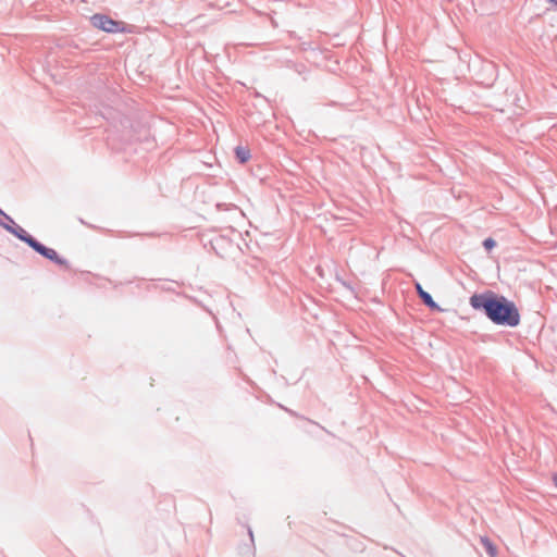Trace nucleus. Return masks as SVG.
I'll use <instances>...</instances> for the list:
<instances>
[{
  "label": "nucleus",
  "mask_w": 557,
  "mask_h": 557,
  "mask_svg": "<svg viewBox=\"0 0 557 557\" xmlns=\"http://www.w3.org/2000/svg\"><path fill=\"white\" fill-rule=\"evenodd\" d=\"M0 216H2L3 219H8V222H9V223H5L2 219H0V226L17 238V234H18V233H16L17 230L21 231L24 228L22 226H20L18 224H16L14 222V220L12 219V216L7 214L1 208H0Z\"/></svg>",
  "instance_id": "5"
},
{
  "label": "nucleus",
  "mask_w": 557,
  "mask_h": 557,
  "mask_svg": "<svg viewBox=\"0 0 557 557\" xmlns=\"http://www.w3.org/2000/svg\"><path fill=\"white\" fill-rule=\"evenodd\" d=\"M248 533H249V536H250L251 541H253V534H252L251 529L248 530Z\"/></svg>",
  "instance_id": "11"
},
{
  "label": "nucleus",
  "mask_w": 557,
  "mask_h": 557,
  "mask_svg": "<svg viewBox=\"0 0 557 557\" xmlns=\"http://www.w3.org/2000/svg\"><path fill=\"white\" fill-rule=\"evenodd\" d=\"M16 233H18L17 238L21 242L25 243L28 247H30L34 251H36L41 257L50 260L51 262H53L64 269L70 268V263L66 259L59 256V253L54 249L45 246L42 243L37 240L34 236L28 234L25 230H21V232H20V230H17Z\"/></svg>",
  "instance_id": "2"
},
{
  "label": "nucleus",
  "mask_w": 557,
  "mask_h": 557,
  "mask_svg": "<svg viewBox=\"0 0 557 557\" xmlns=\"http://www.w3.org/2000/svg\"><path fill=\"white\" fill-rule=\"evenodd\" d=\"M235 152V158L236 160L240 163V164H245L246 162L249 161L251 154H250V150L246 147H243V146H237L234 150Z\"/></svg>",
  "instance_id": "6"
},
{
  "label": "nucleus",
  "mask_w": 557,
  "mask_h": 557,
  "mask_svg": "<svg viewBox=\"0 0 557 557\" xmlns=\"http://www.w3.org/2000/svg\"><path fill=\"white\" fill-rule=\"evenodd\" d=\"M482 245H483L484 249H485L487 252H490L493 248H495V247H496V245H497V244H496V240H495L494 238H492V237H487V238H485V239L483 240Z\"/></svg>",
  "instance_id": "8"
},
{
  "label": "nucleus",
  "mask_w": 557,
  "mask_h": 557,
  "mask_svg": "<svg viewBox=\"0 0 557 557\" xmlns=\"http://www.w3.org/2000/svg\"><path fill=\"white\" fill-rule=\"evenodd\" d=\"M92 26L103 32L115 34L124 30L123 22L112 20L104 14H95L90 18Z\"/></svg>",
  "instance_id": "3"
},
{
  "label": "nucleus",
  "mask_w": 557,
  "mask_h": 557,
  "mask_svg": "<svg viewBox=\"0 0 557 557\" xmlns=\"http://www.w3.org/2000/svg\"><path fill=\"white\" fill-rule=\"evenodd\" d=\"M546 1L557 9V0H546Z\"/></svg>",
  "instance_id": "9"
},
{
  "label": "nucleus",
  "mask_w": 557,
  "mask_h": 557,
  "mask_svg": "<svg viewBox=\"0 0 557 557\" xmlns=\"http://www.w3.org/2000/svg\"><path fill=\"white\" fill-rule=\"evenodd\" d=\"M414 288H416L418 297L420 298L421 302L425 307H428L432 311H438V312L444 311V309L436 301H434L431 294L422 288L420 283L417 282L414 284Z\"/></svg>",
  "instance_id": "4"
},
{
  "label": "nucleus",
  "mask_w": 557,
  "mask_h": 557,
  "mask_svg": "<svg viewBox=\"0 0 557 557\" xmlns=\"http://www.w3.org/2000/svg\"><path fill=\"white\" fill-rule=\"evenodd\" d=\"M481 543H482L485 552L491 557H495L497 555V547L495 546V544L487 536H482L481 537Z\"/></svg>",
  "instance_id": "7"
},
{
  "label": "nucleus",
  "mask_w": 557,
  "mask_h": 557,
  "mask_svg": "<svg viewBox=\"0 0 557 557\" xmlns=\"http://www.w3.org/2000/svg\"><path fill=\"white\" fill-rule=\"evenodd\" d=\"M469 305L495 325L515 329L521 322V314L517 305L503 294L492 289L472 294L469 298Z\"/></svg>",
  "instance_id": "1"
},
{
  "label": "nucleus",
  "mask_w": 557,
  "mask_h": 557,
  "mask_svg": "<svg viewBox=\"0 0 557 557\" xmlns=\"http://www.w3.org/2000/svg\"><path fill=\"white\" fill-rule=\"evenodd\" d=\"M553 480H554L555 486L557 487V473L554 475Z\"/></svg>",
  "instance_id": "10"
}]
</instances>
